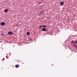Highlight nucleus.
<instances>
[{
    "mask_svg": "<svg viewBox=\"0 0 77 77\" xmlns=\"http://www.w3.org/2000/svg\"><path fill=\"white\" fill-rule=\"evenodd\" d=\"M27 35H30V33L29 32H27Z\"/></svg>",
    "mask_w": 77,
    "mask_h": 77,
    "instance_id": "obj_7",
    "label": "nucleus"
},
{
    "mask_svg": "<svg viewBox=\"0 0 77 77\" xmlns=\"http://www.w3.org/2000/svg\"><path fill=\"white\" fill-rule=\"evenodd\" d=\"M5 22H2L1 23V25H2V26L5 25Z\"/></svg>",
    "mask_w": 77,
    "mask_h": 77,
    "instance_id": "obj_5",
    "label": "nucleus"
},
{
    "mask_svg": "<svg viewBox=\"0 0 77 77\" xmlns=\"http://www.w3.org/2000/svg\"><path fill=\"white\" fill-rule=\"evenodd\" d=\"M1 35L2 36H5V34H2Z\"/></svg>",
    "mask_w": 77,
    "mask_h": 77,
    "instance_id": "obj_8",
    "label": "nucleus"
},
{
    "mask_svg": "<svg viewBox=\"0 0 77 77\" xmlns=\"http://www.w3.org/2000/svg\"><path fill=\"white\" fill-rule=\"evenodd\" d=\"M42 27H43L42 26H40L39 27V28L40 29V28H42Z\"/></svg>",
    "mask_w": 77,
    "mask_h": 77,
    "instance_id": "obj_10",
    "label": "nucleus"
},
{
    "mask_svg": "<svg viewBox=\"0 0 77 77\" xmlns=\"http://www.w3.org/2000/svg\"><path fill=\"white\" fill-rule=\"evenodd\" d=\"M5 12H8V10L5 9Z\"/></svg>",
    "mask_w": 77,
    "mask_h": 77,
    "instance_id": "obj_6",
    "label": "nucleus"
},
{
    "mask_svg": "<svg viewBox=\"0 0 77 77\" xmlns=\"http://www.w3.org/2000/svg\"><path fill=\"white\" fill-rule=\"evenodd\" d=\"M60 4L61 5V6H63V4H64V2H63V1L60 2Z\"/></svg>",
    "mask_w": 77,
    "mask_h": 77,
    "instance_id": "obj_1",
    "label": "nucleus"
},
{
    "mask_svg": "<svg viewBox=\"0 0 77 77\" xmlns=\"http://www.w3.org/2000/svg\"><path fill=\"white\" fill-rule=\"evenodd\" d=\"M73 42H74V41H72L71 42V43H73Z\"/></svg>",
    "mask_w": 77,
    "mask_h": 77,
    "instance_id": "obj_12",
    "label": "nucleus"
},
{
    "mask_svg": "<svg viewBox=\"0 0 77 77\" xmlns=\"http://www.w3.org/2000/svg\"><path fill=\"white\" fill-rule=\"evenodd\" d=\"M42 26H43V27H47V26H46L43 25Z\"/></svg>",
    "mask_w": 77,
    "mask_h": 77,
    "instance_id": "obj_9",
    "label": "nucleus"
},
{
    "mask_svg": "<svg viewBox=\"0 0 77 77\" xmlns=\"http://www.w3.org/2000/svg\"><path fill=\"white\" fill-rule=\"evenodd\" d=\"M8 35H13V33L11 32H8Z\"/></svg>",
    "mask_w": 77,
    "mask_h": 77,
    "instance_id": "obj_3",
    "label": "nucleus"
},
{
    "mask_svg": "<svg viewBox=\"0 0 77 77\" xmlns=\"http://www.w3.org/2000/svg\"><path fill=\"white\" fill-rule=\"evenodd\" d=\"M19 66H19V65H18V64L16 65L15 66V67L16 68H18L19 67Z\"/></svg>",
    "mask_w": 77,
    "mask_h": 77,
    "instance_id": "obj_4",
    "label": "nucleus"
},
{
    "mask_svg": "<svg viewBox=\"0 0 77 77\" xmlns=\"http://www.w3.org/2000/svg\"><path fill=\"white\" fill-rule=\"evenodd\" d=\"M42 31H43V32H45L46 31V29L45 28H43L42 29Z\"/></svg>",
    "mask_w": 77,
    "mask_h": 77,
    "instance_id": "obj_2",
    "label": "nucleus"
},
{
    "mask_svg": "<svg viewBox=\"0 0 77 77\" xmlns=\"http://www.w3.org/2000/svg\"><path fill=\"white\" fill-rule=\"evenodd\" d=\"M74 46L75 47H76V48H77V45H74Z\"/></svg>",
    "mask_w": 77,
    "mask_h": 77,
    "instance_id": "obj_11",
    "label": "nucleus"
},
{
    "mask_svg": "<svg viewBox=\"0 0 77 77\" xmlns=\"http://www.w3.org/2000/svg\"><path fill=\"white\" fill-rule=\"evenodd\" d=\"M75 44H77V41L75 42Z\"/></svg>",
    "mask_w": 77,
    "mask_h": 77,
    "instance_id": "obj_13",
    "label": "nucleus"
}]
</instances>
